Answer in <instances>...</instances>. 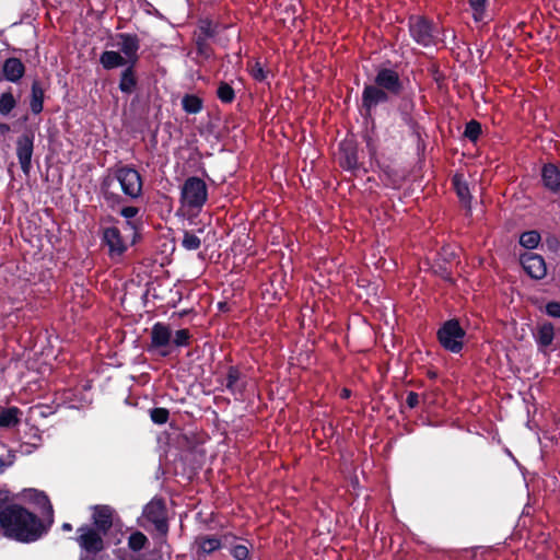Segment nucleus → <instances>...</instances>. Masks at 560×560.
<instances>
[{
	"instance_id": "nucleus-1",
	"label": "nucleus",
	"mask_w": 560,
	"mask_h": 560,
	"mask_svg": "<svg viewBox=\"0 0 560 560\" xmlns=\"http://www.w3.org/2000/svg\"><path fill=\"white\" fill-rule=\"evenodd\" d=\"M0 529L4 536L23 542L34 541L43 533L40 521L16 504L8 505L0 511Z\"/></svg>"
},
{
	"instance_id": "nucleus-2",
	"label": "nucleus",
	"mask_w": 560,
	"mask_h": 560,
	"mask_svg": "<svg viewBox=\"0 0 560 560\" xmlns=\"http://www.w3.org/2000/svg\"><path fill=\"white\" fill-rule=\"evenodd\" d=\"M117 184L124 195L130 199H137L142 194V178L139 172L130 166H119L105 176L101 185L102 194L112 208L121 201L116 191Z\"/></svg>"
},
{
	"instance_id": "nucleus-3",
	"label": "nucleus",
	"mask_w": 560,
	"mask_h": 560,
	"mask_svg": "<svg viewBox=\"0 0 560 560\" xmlns=\"http://www.w3.org/2000/svg\"><path fill=\"white\" fill-rule=\"evenodd\" d=\"M208 199L206 183L196 176L188 177L180 188V206L191 212H199Z\"/></svg>"
},
{
	"instance_id": "nucleus-4",
	"label": "nucleus",
	"mask_w": 560,
	"mask_h": 560,
	"mask_svg": "<svg viewBox=\"0 0 560 560\" xmlns=\"http://www.w3.org/2000/svg\"><path fill=\"white\" fill-rule=\"evenodd\" d=\"M438 337L446 350L457 353L463 348L465 331L457 320L451 319L439 329Z\"/></svg>"
},
{
	"instance_id": "nucleus-5",
	"label": "nucleus",
	"mask_w": 560,
	"mask_h": 560,
	"mask_svg": "<svg viewBox=\"0 0 560 560\" xmlns=\"http://www.w3.org/2000/svg\"><path fill=\"white\" fill-rule=\"evenodd\" d=\"M409 30L412 38L423 47L435 45L438 42L436 27L422 18H412Z\"/></svg>"
},
{
	"instance_id": "nucleus-6",
	"label": "nucleus",
	"mask_w": 560,
	"mask_h": 560,
	"mask_svg": "<svg viewBox=\"0 0 560 560\" xmlns=\"http://www.w3.org/2000/svg\"><path fill=\"white\" fill-rule=\"evenodd\" d=\"M116 46L124 55L122 57L127 60L128 66L135 67L139 60V38L132 34L121 33L116 37Z\"/></svg>"
},
{
	"instance_id": "nucleus-7",
	"label": "nucleus",
	"mask_w": 560,
	"mask_h": 560,
	"mask_svg": "<svg viewBox=\"0 0 560 560\" xmlns=\"http://www.w3.org/2000/svg\"><path fill=\"white\" fill-rule=\"evenodd\" d=\"M151 346L159 349L162 355H167L171 352L172 346V331L168 326L162 323H156L151 328Z\"/></svg>"
},
{
	"instance_id": "nucleus-8",
	"label": "nucleus",
	"mask_w": 560,
	"mask_h": 560,
	"mask_svg": "<svg viewBox=\"0 0 560 560\" xmlns=\"http://www.w3.org/2000/svg\"><path fill=\"white\" fill-rule=\"evenodd\" d=\"M374 84L386 91L388 94L397 95L402 89L401 81L396 71L392 69H381L377 71Z\"/></svg>"
},
{
	"instance_id": "nucleus-9",
	"label": "nucleus",
	"mask_w": 560,
	"mask_h": 560,
	"mask_svg": "<svg viewBox=\"0 0 560 560\" xmlns=\"http://www.w3.org/2000/svg\"><path fill=\"white\" fill-rule=\"evenodd\" d=\"M521 265L524 270L534 279H542L547 273L545 259L535 253L527 252L521 255Z\"/></svg>"
},
{
	"instance_id": "nucleus-10",
	"label": "nucleus",
	"mask_w": 560,
	"mask_h": 560,
	"mask_svg": "<svg viewBox=\"0 0 560 560\" xmlns=\"http://www.w3.org/2000/svg\"><path fill=\"white\" fill-rule=\"evenodd\" d=\"M34 137L24 133L18 138L16 141V155L24 174H28L31 170V161L33 155Z\"/></svg>"
},
{
	"instance_id": "nucleus-11",
	"label": "nucleus",
	"mask_w": 560,
	"mask_h": 560,
	"mask_svg": "<svg viewBox=\"0 0 560 560\" xmlns=\"http://www.w3.org/2000/svg\"><path fill=\"white\" fill-rule=\"evenodd\" d=\"M143 516L155 525V528L161 533H166L167 524L165 517V509L160 500L150 501L144 510Z\"/></svg>"
},
{
	"instance_id": "nucleus-12",
	"label": "nucleus",
	"mask_w": 560,
	"mask_h": 560,
	"mask_svg": "<svg viewBox=\"0 0 560 560\" xmlns=\"http://www.w3.org/2000/svg\"><path fill=\"white\" fill-rule=\"evenodd\" d=\"M79 533L78 541L83 549L97 552L103 548L102 537L94 529L81 527L79 528Z\"/></svg>"
},
{
	"instance_id": "nucleus-13",
	"label": "nucleus",
	"mask_w": 560,
	"mask_h": 560,
	"mask_svg": "<svg viewBox=\"0 0 560 560\" xmlns=\"http://www.w3.org/2000/svg\"><path fill=\"white\" fill-rule=\"evenodd\" d=\"M388 101V93L377 86L376 84H370L364 88L362 102L363 106L370 110L378 104L386 103Z\"/></svg>"
},
{
	"instance_id": "nucleus-14",
	"label": "nucleus",
	"mask_w": 560,
	"mask_h": 560,
	"mask_svg": "<svg viewBox=\"0 0 560 560\" xmlns=\"http://www.w3.org/2000/svg\"><path fill=\"white\" fill-rule=\"evenodd\" d=\"M103 241L108 246L109 254L112 256H119L127 248L125 242L120 236L119 230L114 226L104 230Z\"/></svg>"
},
{
	"instance_id": "nucleus-15",
	"label": "nucleus",
	"mask_w": 560,
	"mask_h": 560,
	"mask_svg": "<svg viewBox=\"0 0 560 560\" xmlns=\"http://www.w3.org/2000/svg\"><path fill=\"white\" fill-rule=\"evenodd\" d=\"M114 510L108 505L94 508L93 520L100 532L106 533L113 525Z\"/></svg>"
},
{
	"instance_id": "nucleus-16",
	"label": "nucleus",
	"mask_w": 560,
	"mask_h": 560,
	"mask_svg": "<svg viewBox=\"0 0 560 560\" xmlns=\"http://www.w3.org/2000/svg\"><path fill=\"white\" fill-rule=\"evenodd\" d=\"M3 77L10 82H18L25 72L24 65L18 58H9L3 63Z\"/></svg>"
},
{
	"instance_id": "nucleus-17",
	"label": "nucleus",
	"mask_w": 560,
	"mask_h": 560,
	"mask_svg": "<svg viewBox=\"0 0 560 560\" xmlns=\"http://www.w3.org/2000/svg\"><path fill=\"white\" fill-rule=\"evenodd\" d=\"M541 178L546 188L551 191L560 189V170L553 164H546L541 170Z\"/></svg>"
},
{
	"instance_id": "nucleus-18",
	"label": "nucleus",
	"mask_w": 560,
	"mask_h": 560,
	"mask_svg": "<svg viewBox=\"0 0 560 560\" xmlns=\"http://www.w3.org/2000/svg\"><path fill=\"white\" fill-rule=\"evenodd\" d=\"M100 62L106 70H112L118 67L128 65L127 60L119 51L105 50L100 57Z\"/></svg>"
},
{
	"instance_id": "nucleus-19",
	"label": "nucleus",
	"mask_w": 560,
	"mask_h": 560,
	"mask_svg": "<svg viewBox=\"0 0 560 560\" xmlns=\"http://www.w3.org/2000/svg\"><path fill=\"white\" fill-rule=\"evenodd\" d=\"M534 337L539 348L545 350L546 348L551 346L555 338V329L552 324L544 323L539 325Z\"/></svg>"
},
{
	"instance_id": "nucleus-20",
	"label": "nucleus",
	"mask_w": 560,
	"mask_h": 560,
	"mask_svg": "<svg viewBox=\"0 0 560 560\" xmlns=\"http://www.w3.org/2000/svg\"><path fill=\"white\" fill-rule=\"evenodd\" d=\"M22 411L18 407H10L0 410V427L12 428L20 423Z\"/></svg>"
},
{
	"instance_id": "nucleus-21",
	"label": "nucleus",
	"mask_w": 560,
	"mask_h": 560,
	"mask_svg": "<svg viewBox=\"0 0 560 560\" xmlns=\"http://www.w3.org/2000/svg\"><path fill=\"white\" fill-rule=\"evenodd\" d=\"M137 86V78L133 71V67L128 66L120 75L119 90L122 93L131 94Z\"/></svg>"
},
{
	"instance_id": "nucleus-22",
	"label": "nucleus",
	"mask_w": 560,
	"mask_h": 560,
	"mask_svg": "<svg viewBox=\"0 0 560 560\" xmlns=\"http://www.w3.org/2000/svg\"><path fill=\"white\" fill-rule=\"evenodd\" d=\"M195 545L198 552L201 553H211L221 547V542L215 536H199L196 539Z\"/></svg>"
},
{
	"instance_id": "nucleus-23",
	"label": "nucleus",
	"mask_w": 560,
	"mask_h": 560,
	"mask_svg": "<svg viewBox=\"0 0 560 560\" xmlns=\"http://www.w3.org/2000/svg\"><path fill=\"white\" fill-rule=\"evenodd\" d=\"M226 388L232 393H241L244 388L241 383V373L237 369L231 366L226 375Z\"/></svg>"
},
{
	"instance_id": "nucleus-24",
	"label": "nucleus",
	"mask_w": 560,
	"mask_h": 560,
	"mask_svg": "<svg viewBox=\"0 0 560 560\" xmlns=\"http://www.w3.org/2000/svg\"><path fill=\"white\" fill-rule=\"evenodd\" d=\"M44 91L38 82H34L32 85V98L31 109L34 114H38L43 110Z\"/></svg>"
},
{
	"instance_id": "nucleus-25",
	"label": "nucleus",
	"mask_w": 560,
	"mask_h": 560,
	"mask_svg": "<svg viewBox=\"0 0 560 560\" xmlns=\"http://www.w3.org/2000/svg\"><path fill=\"white\" fill-rule=\"evenodd\" d=\"M453 184L457 196L465 205H468L470 201V192L467 183L463 179L462 175H455L453 178Z\"/></svg>"
},
{
	"instance_id": "nucleus-26",
	"label": "nucleus",
	"mask_w": 560,
	"mask_h": 560,
	"mask_svg": "<svg viewBox=\"0 0 560 560\" xmlns=\"http://www.w3.org/2000/svg\"><path fill=\"white\" fill-rule=\"evenodd\" d=\"M26 497L28 500L45 509L49 515L52 513V506L44 492L32 489L28 490Z\"/></svg>"
},
{
	"instance_id": "nucleus-27",
	"label": "nucleus",
	"mask_w": 560,
	"mask_h": 560,
	"mask_svg": "<svg viewBox=\"0 0 560 560\" xmlns=\"http://www.w3.org/2000/svg\"><path fill=\"white\" fill-rule=\"evenodd\" d=\"M15 106L16 100L10 91L0 95V115H9Z\"/></svg>"
},
{
	"instance_id": "nucleus-28",
	"label": "nucleus",
	"mask_w": 560,
	"mask_h": 560,
	"mask_svg": "<svg viewBox=\"0 0 560 560\" xmlns=\"http://www.w3.org/2000/svg\"><path fill=\"white\" fill-rule=\"evenodd\" d=\"M540 242V234L537 231H527L520 236V244L528 249L536 248Z\"/></svg>"
},
{
	"instance_id": "nucleus-29",
	"label": "nucleus",
	"mask_w": 560,
	"mask_h": 560,
	"mask_svg": "<svg viewBox=\"0 0 560 560\" xmlns=\"http://www.w3.org/2000/svg\"><path fill=\"white\" fill-rule=\"evenodd\" d=\"M182 104H183L184 110L189 114H197L202 108V103H201L200 98H198L195 95L184 96Z\"/></svg>"
},
{
	"instance_id": "nucleus-30",
	"label": "nucleus",
	"mask_w": 560,
	"mask_h": 560,
	"mask_svg": "<svg viewBox=\"0 0 560 560\" xmlns=\"http://www.w3.org/2000/svg\"><path fill=\"white\" fill-rule=\"evenodd\" d=\"M201 240L194 233L185 231L182 240V246L186 250H196L200 247Z\"/></svg>"
},
{
	"instance_id": "nucleus-31",
	"label": "nucleus",
	"mask_w": 560,
	"mask_h": 560,
	"mask_svg": "<svg viewBox=\"0 0 560 560\" xmlns=\"http://www.w3.org/2000/svg\"><path fill=\"white\" fill-rule=\"evenodd\" d=\"M148 542V539L144 534L141 532H136L130 535L128 539V546L133 551H140L144 548L145 544Z\"/></svg>"
},
{
	"instance_id": "nucleus-32",
	"label": "nucleus",
	"mask_w": 560,
	"mask_h": 560,
	"mask_svg": "<svg viewBox=\"0 0 560 560\" xmlns=\"http://www.w3.org/2000/svg\"><path fill=\"white\" fill-rule=\"evenodd\" d=\"M217 94L223 103H231L235 96L234 90L224 82L219 85Z\"/></svg>"
},
{
	"instance_id": "nucleus-33",
	"label": "nucleus",
	"mask_w": 560,
	"mask_h": 560,
	"mask_svg": "<svg viewBox=\"0 0 560 560\" xmlns=\"http://www.w3.org/2000/svg\"><path fill=\"white\" fill-rule=\"evenodd\" d=\"M481 133V125L476 120H470L465 128V137L471 141H476Z\"/></svg>"
},
{
	"instance_id": "nucleus-34",
	"label": "nucleus",
	"mask_w": 560,
	"mask_h": 560,
	"mask_svg": "<svg viewBox=\"0 0 560 560\" xmlns=\"http://www.w3.org/2000/svg\"><path fill=\"white\" fill-rule=\"evenodd\" d=\"M190 339V334L188 329H179L175 332V335H172V345L176 347H184L187 346Z\"/></svg>"
},
{
	"instance_id": "nucleus-35",
	"label": "nucleus",
	"mask_w": 560,
	"mask_h": 560,
	"mask_svg": "<svg viewBox=\"0 0 560 560\" xmlns=\"http://www.w3.org/2000/svg\"><path fill=\"white\" fill-rule=\"evenodd\" d=\"M170 412L165 408H153L150 411L151 420L156 424H164L168 420Z\"/></svg>"
},
{
	"instance_id": "nucleus-36",
	"label": "nucleus",
	"mask_w": 560,
	"mask_h": 560,
	"mask_svg": "<svg viewBox=\"0 0 560 560\" xmlns=\"http://www.w3.org/2000/svg\"><path fill=\"white\" fill-rule=\"evenodd\" d=\"M487 0H469V4L474 11L475 21H481L483 18Z\"/></svg>"
},
{
	"instance_id": "nucleus-37",
	"label": "nucleus",
	"mask_w": 560,
	"mask_h": 560,
	"mask_svg": "<svg viewBox=\"0 0 560 560\" xmlns=\"http://www.w3.org/2000/svg\"><path fill=\"white\" fill-rule=\"evenodd\" d=\"M250 74L257 81H264L267 78V71L259 62H254L250 67Z\"/></svg>"
},
{
	"instance_id": "nucleus-38",
	"label": "nucleus",
	"mask_w": 560,
	"mask_h": 560,
	"mask_svg": "<svg viewBox=\"0 0 560 560\" xmlns=\"http://www.w3.org/2000/svg\"><path fill=\"white\" fill-rule=\"evenodd\" d=\"M231 552L237 560H245L248 556V549L243 545L234 546Z\"/></svg>"
},
{
	"instance_id": "nucleus-39",
	"label": "nucleus",
	"mask_w": 560,
	"mask_h": 560,
	"mask_svg": "<svg viewBox=\"0 0 560 560\" xmlns=\"http://www.w3.org/2000/svg\"><path fill=\"white\" fill-rule=\"evenodd\" d=\"M546 313L556 318H560V302H549L546 305Z\"/></svg>"
},
{
	"instance_id": "nucleus-40",
	"label": "nucleus",
	"mask_w": 560,
	"mask_h": 560,
	"mask_svg": "<svg viewBox=\"0 0 560 560\" xmlns=\"http://www.w3.org/2000/svg\"><path fill=\"white\" fill-rule=\"evenodd\" d=\"M347 168H354L358 164V159L354 152L346 155L345 162L342 163Z\"/></svg>"
},
{
	"instance_id": "nucleus-41",
	"label": "nucleus",
	"mask_w": 560,
	"mask_h": 560,
	"mask_svg": "<svg viewBox=\"0 0 560 560\" xmlns=\"http://www.w3.org/2000/svg\"><path fill=\"white\" fill-rule=\"evenodd\" d=\"M139 210L136 207H125L121 209L120 213L126 219H131L138 214Z\"/></svg>"
},
{
	"instance_id": "nucleus-42",
	"label": "nucleus",
	"mask_w": 560,
	"mask_h": 560,
	"mask_svg": "<svg viewBox=\"0 0 560 560\" xmlns=\"http://www.w3.org/2000/svg\"><path fill=\"white\" fill-rule=\"evenodd\" d=\"M407 405L410 407V408H415L418 402H419V396L417 393H413V392H410L407 396Z\"/></svg>"
},
{
	"instance_id": "nucleus-43",
	"label": "nucleus",
	"mask_w": 560,
	"mask_h": 560,
	"mask_svg": "<svg viewBox=\"0 0 560 560\" xmlns=\"http://www.w3.org/2000/svg\"><path fill=\"white\" fill-rule=\"evenodd\" d=\"M201 28L205 31L207 36H212L214 34V31L211 30V26L209 23L206 27L201 26Z\"/></svg>"
},
{
	"instance_id": "nucleus-44",
	"label": "nucleus",
	"mask_w": 560,
	"mask_h": 560,
	"mask_svg": "<svg viewBox=\"0 0 560 560\" xmlns=\"http://www.w3.org/2000/svg\"><path fill=\"white\" fill-rule=\"evenodd\" d=\"M349 396H350V390H349V389H347V388H343V389L341 390V397H342V398H348Z\"/></svg>"
},
{
	"instance_id": "nucleus-45",
	"label": "nucleus",
	"mask_w": 560,
	"mask_h": 560,
	"mask_svg": "<svg viewBox=\"0 0 560 560\" xmlns=\"http://www.w3.org/2000/svg\"><path fill=\"white\" fill-rule=\"evenodd\" d=\"M62 528H63V530H71V529H72V526H71V524H69V523H65V524L62 525Z\"/></svg>"
},
{
	"instance_id": "nucleus-46",
	"label": "nucleus",
	"mask_w": 560,
	"mask_h": 560,
	"mask_svg": "<svg viewBox=\"0 0 560 560\" xmlns=\"http://www.w3.org/2000/svg\"><path fill=\"white\" fill-rule=\"evenodd\" d=\"M1 130H9V127L7 125H2Z\"/></svg>"
},
{
	"instance_id": "nucleus-47",
	"label": "nucleus",
	"mask_w": 560,
	"mask_h": 560,
	"mask_svg": "<svg viewBox=\"0 0 560 560\" xmlns=\"http://www.w3.org/2000/svg\"><path fill=\"white\" fill-rule=\"evenodd\" d=\"M2 464H3V463H2V459L0 458V466H2Z\"/></svg>"
}]
</instances>
